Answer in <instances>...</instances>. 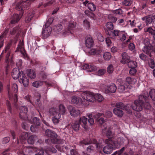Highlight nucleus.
<instances>
[{
    "instance_id": "5701e85b",
    "label": "nucleus",
    "mask_w": 155,
    "mask_h": 155,
    "mask_svg": "<svg viewBox=\"0 0 155 155\" xmlns=\"http://www.w3.org/2000/svg\"><path fill=\"white\" fill-rule=\"evenodd\" d=\"M70 112L71 115L74 117L78 116L80 114V110L74 108H73Z\"/></svg>"
},
{
    "instance_id": "b1692460",
    "label": "nucleus",
    "mask_w": 155,
    "mask_h": 155,
    "mask_svg": "<svg viewBox=\"0 0 155 155\" xmlns=\"http://www.w3.org/2000/svg\"><path fill=\"white\" fill-rule=\"evenodd\" d=\"M28 118L27 120L29 123L33 124L35 125L38 126L40 124L39 119L36 117H35L32 119V121L30 120L29 118L30 117Z\"/></svg>"
},
{
    "instance_id": "4be33fe9",
    "label": "nucleus",
    "mask_w": 155,
    "mask_h": 155,
    "mask_svg": "<svg viewBox=\"0 0 155 155\" xmlns=\"http://www.w3.org/2000/svg\"><path fill=\"white\" fill-rule=\"evenodd\" d=\"M122 60L121 62L123 64L127 63L130 61V58L127 54L126 52L123 53L122 55Z\"/></svg>"
},
{
    "instance_id": "412c9836",
    "label": "nucleus",
    "mask_w": 155,
    "mask_h": 155,
    "mask_svg": "<svg viewBox=\"0 0 155 155\" xmlns=\"http://www.w3.org/2000/svg\"><path fill=\"white\" fill-rule=\"evenodd\" d=\"M22 16L21 14L18 15V14H15L13 15L11 21V24H14L17 22L20 19Z\"/></svg>"
},
{
    "instance_id": "7ed1b4c3",
    "label": "nucleus",
    "mask_w": 155,
    "mask_h": 155,
    "mask_svg": "<svg viewBox=\"0 0 155 155\" xmlns=\"http://www.w3.org/2000/svg\"><path fill=\"white\" fill-rule=\"evenodd\" d=\"M147 97L140 95L138 100H136L134 102V106H131L133 110L137 111H140L143 109V106L145 109H149L150 106L148 102Z\"/></svg>"
},
{
    "instance_id": "423d86ee",
    "label": "nucleus",
    "mask_w": 155,
    "mask_h": 155,
    "mask_svg": "<svg viewBox=\"0 0 155 155\" xmlns=\"http://www.w3.org/2000/svg\"><path fill=\"white\" fill-rule=\"evenodd\" d=\"M45 134L47 136L50 138L53 143H58V144L56 145V147L58 150L61 152L63 151V147L61 146L60 144H59L60 141L61 140H59L57 138V135L55 133L53 132L50 130H47L45 131Z\"/></svg>"
},
{
    "instance_id": "58836bf2",
    "label": "nucleus",
    "mask_w": 155,
    "mask_h": 155,
    "mask_svg": "<svg viewBox=\"0 0 155 155\" xmlns=\"http://www.w3.org/2000/svg\"><path fill=\"white\" fill-rule=\"evenodd\" d=\"M83 25L84 28L87 29H89L90 27V23L86 20L84 21Z\"/></svg>"
},
{
    "instance_id": "2eb2a0df",
    "label": "nucleus",
    "mask_w": 155,
    "mask_h": 155,
    "mask_svg": "<svg viewBox=\"0 0 155 155\" xmlns=\"http://www.w3.org/2000/svg\"><path fill=\"white\" fill-rule=\"evenodd\" d=\"M71 102L72 104L83 106L82 98L81 99L79 97H73L71 98Z\"/></svg>"
},
{
    "instance_id": "f257e3e1",
    "label": "nucleus",
    "mask_w": 155,
    "mask_h": 155,
    "mask_svg": "<svg viewBox=\"0 0 155 155\" xmlns=\"http://www.w3.org/2000/svg\"><path fill=\"white\" fill-rule=\"evenodd\" d=\"M102 133L106 134L109 138L105 141V143L112 145V147L109 145L105 146L103 148L104 153L107 154H109L113 151V149H116L120 147L121 145L124 143V139L122 137L118 138L115 141L110 139L113 136L114 134L111 131V128L106 124H104L101 126Z\"/></svg>"
},
{
    "instance_id": "69168bd1",
    "label": "nucleus",
    "mask_w": 155,
    "mask_h": 155,
    "mask_svg": "<svg viewBox=\"0 0 155 155\" xmlns=\"http://www.w3.org/2000/svg\"><path fill=\"white\" fill-rule=\"evenodd\" d=\"M10 140V138L8 137H6L4 138L2 140V143L5 144L9 142Z\"/></svg>"
},
{
    "instance_id": "09e8293b",
    "label": "nucleus",
    "mask_w": 155,
    "mask_h": 155,
    "mask_svg": "<svg viewBox=\"0 0 155 155\" xmlns=\"http://www.w3.org/2000/svg\"><path fill=\"white\" fill-rule=\"evenodd\" d=\"M9 49V47L8 46H7L6 48V49L5 50V51L7 52V54L6 56V59L5 60V62H7L8 61V58L10 54V52L9 51H8V49Z\"/></svg>"
},
{
    "instance_id": "2f4dec72",
    "label": "nucleus",
    "mask_w": 155,
    "mask_h": 155,
    "mask_svg": "<svg viewBox=\"0 0 155 155\" xmlns=\"http://www.w3.org/2000/svg\"><path fill=\"white\" fill-rule=\"evenodd\" d=\"M128 63V65L129 67L131 68H135L137 66V63L135 61H129L127 63Z\"/></svg>"
},
{
    "instance_id": "0eeeda50",
    "label": "nucleus",
    "mask_w": 155,
    "mask_h": 155,
    "mask_svg": "<svg viewBox=\"0 0 155 155\" xmlns=\"http://www.w3.org/2000/svg\"><path fill=\"white\" fill-rule=\"evenodd\" d=\"M7 88L9 98L11 99V97H12L14 100V105L17 107L16 103L18 100L17 95L16 94L18 90L17 85L16 84L14 83L12 84L11 88L8 85Z\"/></svg>"
},
{
    "instance_id": "aec40b11",
    "label": "nucleus",
    "mask_w": 155,
    "mask_h": 155,
    "mask_svg": "<svg viewBox=\"0 0 155 155\" xmlns=\"http://www.w3.org/2000/svg\"><path fill=\"white\" fill-rule=\"evenodd\" d=\"M85 45L87 48L91 49L94 45L93 41L91 37H88L85 40Z\"/></svg>"
},
{
    "instance_id": "4468645a",
    "label": "nucleus",
    "mask_w": 155,
    "mask_h": 155,
    "mask_svg": "<svg viewBox=\"0 0 155 155\" xmlns=\"http://www.w3.org/2000/svg\"><path fill=\"white\" fill-rule=\"evenodd\" d=\"M16 52L19 51L25 58L27 56V55L24 49V44L23 41H20L19 43L17 50L15 51Z\"/></svg>"
},
{
    "instance_id": "f704fd0d",
    "label": "nucleus",
    "mask_w": 155,
    "mask_h": 155,
    "mask_svg": "<svg viewBox=\"0 0 155 155\" xmlns=\"http://www.w3.org/2000/svg\"><path fill=\"white\" fill-rule=\"evenodd\" d=\"M95 97L96 100L99 102H101L104 99L103 97L100 94H95Z\"/></svg>"
},
{
    "instance_id": "a18cd8bd",
    "label": "nucleus",
    "mask_w": 155,
    "mask_h": 155,
    "mask_svg": "<svg viewBox=\"0 0 155 155\" xmlns=\"http://www.w3.org/2000/svg\"><path fill=\"white\" fill-rule=\"evenodd\" d=\"M145 31L146 32H148L149 33H150L151 34L153 35L154 34H155V32L154 30V29H153L152 27H149L145 30Z\"/></svg>"
},
{
    "instance_id": "a19ab883",
    "label": "nucleus",
    "mask_w": 155,
    "mask_h": 155,
    "mask_svg": "<svg viewBox=\"0 0 155 155\" xmlns=\"http://www.w3.org/2000/svg\"><path fill=\"white\" fill-rule=\"evenodd\" d=\"M127 84H126L125 86L123 85H120L118 87L119 91L120 92H123L127 87Z\"/></svg>"
},
{
    "instance_id": "72a5a7b5",
    "label": "nucleus",
    "mask_w": 155,
    "mask_h": 155,
    "mask_svg": "<svg viewBox=\"0 0 155 155\" xmlns=\"http://www.w3.org/2000/svg\"><path fill=\"white\" fill-rule=\"evenodd\" d=\"M142 20L145 21L147 24L151 23L152 21V19L149 16H145L142 18Z\"/></svg>"
},
{
    "instance_id": "ddd939ff",
    "label": "nucleus",
    "mask_w": 155,
    "mask_h": 155,
    "mask_svg": "<svg viewBox=\"0 0 155 155\" xmlns=\"http://www.w3.org/2000/svg\"><path fill=\"white\" fill-rule=\"evenodd\" d=\"M20 111L19 113L20 117L22 119L27 120L28 117L27 115L28 109L27 107L25 106H21L20 108Z\"/></svg>"
},
{
    "instance_id": "603ef678",
    "label": "nucleus",
    "mask_w": 155,
    "mask_h": 155,
    "mask_svg": "<svg viewBox=\"0 0 155 155\" xmlns=\"http://www.w3.org/2000/svg\"><path fill=\"white\" fill-rule=\"evenodd\" d=\"M37 153L35 155H43L44 154V152L43 150L40 149H36L35 150Z\"/></svg>"
},
{
    "instance_id": "864d4df0",
    "label": "nucleus",
    "mask_w": 155,
    "mask_h": 155,
    "mask_svg": "<svg viewBox=\"0 0 155 155\" xmlns=\"http://www.w3.org/2000/svg\"><path fill=\"white\" fill-rule=\"evenodd\" d=\"M38 126L35 125L34 124L31 126L30 128V130L31 132H35L38 129Z\"/></svg>"
},
{
    "instance_id": "79ce46f5",
    "label": "nucleus",
    "mask_w": 155,
    "mask_h": 155,
    "mask_svg": "<svg viewBox=\"0 0 155 155\" xmlns=\"http://www.w3.org/2000/svg\"><path fill=\"white\" fill-rule=\"evenodd\" d=\"M106 26L107 29L109 31L113 29V25L112 22H107L106 24Z\"/></svg>"
},
{
    "instance_id": "e2e57ef3",
    "label": "nucleus",
    "mask_w": 155,
    "mask_h": 155,
    "mask_svg": "<svg viewBox=\"0 0 155 155\" xmlns=\"http://www.w3.org/2000/svg\"><path fill=\"white\" fill-rule=\"evenodd\" d=\"M6 104L8 108V110L11 113H12V111L11 104H10V102L8 101H6Z\"/></svg>"
},
{
    "instance_id": "bf43d9fd",
    "label": "nucleus",
    "mask_w": 155,
    "mask_h": 155,
    "mask_svg": "<svg viewBox=\"0 0 155 155\" xmlns=\"http://www.w3.org/2000/svg\"><path fill=\"white\" fill-rule=\"evenodd\" d=\"M53 21V19L52 18H49L46 22L45 26H49V25H51Z\"/></svg>"
},
{
    "instance_id": "f3484780",
    "label": "nucleus",
    "mask_w": 155,
    "mask_h": 155,
    "mask_svg": "<svg viewBox=\"0 0 155 155\" xmlns=\"http://www.w3.org/2000/svg\"><path fill=\"white\" fill-rule=\"evenodd\" d=\"M82 68L83 70L87 69V71H95L97 69V68L96 66L91 65H89L88 64H84L82 66Z\"/></svg>"
},
{
    "instance_id": "6ab92c4d",
    "label": "nucleus",
    "mask_w": 155,
    "mask_h": 155,
    "mask_svg": "<svg viewBox=\"0 0 155 155\" xmlns=\"http://www.w3.org/2000/svg\"><path fill=\"white\" fill-rule=\"evenodd\" d=\"M21 72L19 71L18 69L17 68H14L12 70V76L14 79H17L19 78Z\"/></svg>"
},
{
    "instance_id": "8fccbe9b",
    "label": "nucleus",
    "mask_w": 155,
    "mask_h": 155,
    "mask_svg": "<svg viewBox=\"0 0 155 155\" xmlns=\"http://www.w3.org/2000/svg\"><path fill=\"white\" fill-rule=\"evenodd\" d=\"M114 70L113 66L111 64L107 68V72L110 74L112 73Z\"/></svg>"
},
{
    "instance_id": "e433bc0d",
    "label": "nucleus",
    "mask_w": 155,
    "mask_h": 155,
    "mask_svg": "<svg viewBox=\"0 0 155 155\" xmlns=\"http://www.w3.org/2000/svg\"><path fill=\"white\" fill-rule=\"evenodd\" d=\"M43 82L41 81H36L32 83V85L33 86L38 87L39 86H41L42 85Z\"/></svg>"
},
{
    "instance_id": "0e129e2a",
    "label": "nucleus",
    "mask_w": 155,
    "mask_h": 155,
    "mask_svg": "<svg viewBox=\"0 0 155 155\" xmlns=\"http://www.w3.org/2000/svg\"><path fill=\"white\" fill-rule=\"evenodd\" d=\"M104 54L103 52L101 50H98L96 51V54H95L98 57L101 56L103 54Z\"/></svg>"
},
{
    "instance_id": "3c124183",
    "label": "nucleus",
    "mask_w": 155,
    "mask_h": 155,
    "mask_svg": "<svg viewBox=\"0 0 155 155\" xmlns=\"http://www.w3.org/2000/svg\"><path fill=\"white\" fill-rule=\"evenodd\" d=\"M90 55H94L96 54V50L94 49H89L87 51Z\"/></svg>"
},
{
    "instance_id": "bb28decb",
    "label": "nucleus",
    "mask_w": 155,
    "mask_h": 155,
    "mask_svg": "<svg viewBox=\"0 0 155 155\" xmlns=\"http://www.w3.org/2000/svg\"><path fill=\"white\" fill-rule=\"evenodd\" d=\"M27 74L28 76L31 79H34L36 77V74L35 71L31 69L27 70Z\"/></svg>"
},
{
    "instance_id": "9b49d317",
    "label": "nucleus",
    "mask_w": 155,
    "mask_h": 155,
    "mask_svg": "<svg viewBox=\"0 0 155 155\" xmlns=\"http://www.w3.org/2000/svg\"><path fill=\"white\" fill-rule=\"evenodd\" d=\"M51 28L49 26H44L42 33L43 38L45 39L48 38L51 35Z\"/></svg>"
},
{
    "instance_id": "dca6fc26",
    "label": "nucleus",
    "mask_w": 155,
    "mask_h": 155,
    "mask_svg": "<svg viewBox=\"0 0 155 155\" xmlns=\"http://www.w3.org/2000/svg\"><path fill=\"white\" fill-rule=\"evenodd\" d=\"M83 5L86 6L91 11H94L96 9L95 5L92 3L86 0L83 3Z\"/></svg>"
},
{
    "instance_id": "f03ea898",
    "label": "nucleus",
    "mask_w": 155,
    "mask_h": 155,
    "mask_svg": "<svg viewBox=\"0 0 155 155\" xmlns=\"http://www.w3.org/2000/svg\"><path fill=\"white\" fill-rule=\"evenodd\" d=\"M66 111L64 106L62 104H60L57 108H51L49 110V113L52 116V120L55 125L58 124L61 119V114H64Z\"/></svg>"
},
{
    "instance_id": "6e6d98bb",
    "label": "nucleus",
    "mask_w": 155,
    "mask_h": 155,
    "mask_svg": "<svg viewBox=\"0 0 155 155\" xmlns=\"http://www.w3.org/2000/svg\"><path fill=\"white\" fill-rule=\"evenodd\" d=\"M121 32H120L119 31L114 30L112 32V34L114 36H118L121 34Z\"/></svg>"
},
{
    "instance_id": "052dcab7",
    "label": "nucleus",
    "mask_w": 155,
    "mask_h": 155,
    "mask_svg": "<svg viewBox=\"0 0 155 155\" xmlns=\"http://www.w3.org/2000/svg\"><path fill=\"white\" fill-rule=\"evenodd\" d=\"M98 40L101 42L103 41L104 40V38L101 34H98L97 35Z\"/></svg>"
},
{
    "instance_id": "f8f14e48",
    "label": "nucleus",
    "mask_w": 155,
    "mask_h": 155,
    "mask_svg": "<svg viewBox=\"0 0 155 155\" xmlns=\"http://www.w3.org/2000/svg\"><path fill=\"white\" fill-rule=\"evenodd\" d=\"M105 93L110 94L111 93H115L117 89V87L115 84H112L106 86L104 88Z\"/></svg>"
},
{
    "instance_id": "a878e982",
    "label": "nucleus",
    "mask_w": 155,
    "mask_h": 155,
    "mask_svg": "<svg viewBox=\"0 0 155 155\" xmlns=\"http://www.w3.org/2000/svg\"><path fill=\"white\" fill-rule=\"evenodd\" d=\"M114 113L119 117H121L124 114V113L122 110L117 108H114L113 110Z\"/></svg>"
},
{
    "instance_id": "ea45409f",
    "label": "nucleus",
    "mask_w": 155,
    "mask_h": 155,
    "mask_svg": "<svg viewBox=\"0 0 155 155\" xmlns=\"http://www.w3.org/2000/svg\"><path fill=\"white\" fill-rule=\"evenodd\" d=\"M127 34L124 32H121L120 35V39L121 41H124L127 38Z\"/></svg>"
},
{
    "instance_id": "6e6552de",
    "label": "nucleus",
    "mask_w": 155,
    "mask_h": 155,
    "mask_svg": "<svg viewBox=\"0 0 155 155\" xmlns=\"http://www.w3.org/2000/svg\"><path fill=\"white\" fill-rule=\"evenodd\" d=\"M88 117L89 118L88 120L85 116H83L81 117L79 120H78L80 124L86 130H87L88 128L87 124V121L90 125L91 126L93 125L94 122V119L92 117V115L91 114L88 115Z\"/></svg>"
},
{
    "instance_id": "c03bdc74",
    "label": "nucleus",
    "mask_w": 155,
    "mask_h": 155,
    "mask_svg": "<svg viewBox=\"0 0 155 155\" xmlns=\"http://www.w3.org/2000/svg\"><path fill=\"white\" fill-rule=\"evenodd\" d=\"M34 15L32 13L29 14L28 17L25 18V21L26 22H28L31 20L33 17Z\"/></svg>"
},
{
    "instance_id": "49530a36",
    "label": "nucleus",
    "mask_w": 155,
    "mask_h": 155,
    "mask_svg": "<svg viewBox=\"0 0 155 155\" xmlns=\"http://www.w3.org/2000/svg\"><path fill=\"white\" fill-rule=\"evenodd\" d=\"M20 30L18 27L14 28L11 31V34L12 35L15 34L16 33L19 32Z\"/></svg>"
},
{
    "instance_id": "20e7f679",
    "label": "nucleus",
    "mask_w": 155,
    "mask_h": 155,
    "mask_svg": "<svg viewBox=\"0 0 155 155\" xmlns=\"http://www.w3.org/2000/svg\"><path fill=\"white\" fill-rule=\"evenodd\" d=\"M28 137V134L26 132H23L18 140V143H19L20 141L21 143V145L20 146V147L18 149L17 152L18 153L23 154L24 155H27L28 153L31 151V148L30 147H27L23 144L25 142L26 139Z\"/></svg>"
},
{
    "instance_id": "c85d7f7f",
    "label": "nucleus",
    "mask_w": 155,
    "mask_h": 155,
    "mask_svg": "<svg viewBox=\"0 0 155 155\" xmlns=\"http://www.w3.org/2000/svg\"><path fill=\"white\" fill-rule=\"evenodd\" d=\"M71 127L75 131H78V130L80 127V124L78 120H76L74 123H73L72 124Z\"/></svg>"
},
{
    "instance_id": "37998d69",
    "label": "nucleus",
    "mask_w": 155,
    "mask_h": 155,
    "mask_svg": "<svg viewBox=\"0 0 155 155\" xmlns=\"http://www.w3.org/2000/svg\"><path fill=\"white\" fill-rule=\"evenodd\" d=\"M7 32V31H5L4 33L0 37V48L2 47L3 45V40L2 38L6 34Z\"/></svg>"
},
{
    "instance_id": "774afa93",
    "label": "nucleus",
    "mask_w": 155,
    "mask_h": 155,
    "mask_svg": "<svg viewBox=\"0 0 155 155\" xmlns=\"http://www.w3.org/2000/svg\"><path fill=\"white\" fill-rule=\"evenodd\" d=\"M105 41L108 46H109L111 44V42L110 38H107L106 39Z\"/></svg>"
},
{
    "instance_id": "7c9ffc66",
    "label": "nucleus",
    "mask_w": 155,
    "mask_h": 155,
    "mask_svg": "<svg viewBox=\"0 0 155 155\" xmlns=\"http://www.w3.org/2000/svg\"><path fill=\"white\" fill-rule=\"evenodd\" d=\"M63 27L61 25L58 24L53 27V31L55 32L58 33L62 29Z\"/></svg>"
},
{
    "instance_id": "5fc2aeb1",
    "label": "nucleus",
    "mask_w": 155,
    "mask_h": 155,
    "mask_svg": "<svg viewBox=\"0 0 155 155\" xmlns=\"http://www.w3.org/2000/svg\"><path fill=\"white\" fill-rule=\"evenodd\" d=\"M113 13L116 15H120L122 13V11L120 9H117L113 11Z\"/></svg>"
},
{
    "instance_id": "c756f323",
    "label": "nucleus",
    "mask_w": 155,
    "mask_h": 155,
    "mask_svg": "<svg viewBox=\"0 0 155 155\" xmlns=\"http://www.w3.org/2000/svg\"><path fill=\"white\" fill-rule=\"evenodd\" d=\"M137 81L135 78H132L130 77H127L126 79V82L128 84H134L137 82Z\"/></svg>"
},
{
    "instance_id": "de8ad7c7",
    "label": "nucleus",
    "mask_w": 155,
    "mask_h": 155,
    "mask_svg": "<svg viewBox=\"0 0 155 155\" xmlns=\"http://www.w3.org/2000/svg\"><path fill=\"white\" fill-rule=\"evenodd\" d=\"M149 95L151 98L153 100L155 96V89L151 90L149 92Z\"/></svg>"
},
{
    "instance_id": "c9c22d12",
    "label": "nucleus",
    "mask_w": 155,
    "mask_h": 155,
    "mask_svg": "<svg viewBox=\"0 0 155 155\" xmlns=\"http://www.w3.org/2000/svg\"><path fill=\"white\" fill-rule=\"evenodd\" d=\"M111 54L108 52H106L104 53L103 57L105 60H109L111 58Z\"/></svg>"
},
{
    "instance_id": "cd10ccee",
    "label": "nucleus",
    "mask_w": 155,
    "mask_h": 155,
    "mask_svg": "<svg viewBox=\"0 0 155 155\" xmlns=\"http://www.w3.org/2000/svg\"><path fill=\"white\" fill-rule=\"evenodd\" d=\"M96 140L94 139H93L92 140H88V139L84 140L81 142V144L84 145H87L91 143H96Z\"/></svg>"
},
{
    "instance_id": "1a4fd4ad",
    "label": "nucleus",
    "mask_w": 155,
    "mask_h": 155,
    "mask_svg": "<svg viewBox=\"0 0 155 155\" xmlns=\"http://www.w3.org/2000/svg\"><path fill=\"white\" fill-rule=\"evenodd\" d=\"M76 26V23L73 21H70L68 24L67 30H65L63 32V35L65 36L67 35H68L69 34L71 33Z\"/></svg>"
},
{
    "instance_id": "393cba45",
    "label": "nucleus",
    "mask_w": 155,
    "mask_h": 155,
    "mask_svg": "<svg viewBox=\"0 0 155 155\" xmlns=\"http://www.w3.org/2000/svg\"><path fill=\"white\" fill-rule=\"evenodd\" d=\"M46 153L48 155H50L51 153H55L56 152V150L51 146L47 147L45 149Z\"/></svg>"
},
{
    "instance_id": "680f3d73",
    "label": "nucleus",
    "mask_w": 155,
    "mask_h": 155,
    "mask_svg": "<svg viewBox=\"0 0 155 155\" xmlns=\"http://www.w3.org/2000/svg\"><path fill=\"white\" fill-rule=\"evenodd\" d=\"M112 116V113L110 111H107L105 114V117L107 118H110Z\"/></svg>"
},
{
    "instance_id": "a211bd4d",
    "label": "nucleus",
    "mask_w": 155,
    "mask_h": 155,
    "mask_svg": "<svg viewBox=\"0 0 155 155\" xmlns=\"http://www.w3.org/2000/svg\"><path fill=\"white\" fill-rule=\"evenodd\" d=\"M116 107L119 108L123 109L124 108L125 110H126L127 112L129 114L131 113L132 112L129 109H128L129 108V105H127L126 106L124 107L123 104L121 102H118L116 103Z\"/></svg>"
},
{
    "instance_id": "39448f33",
    "label": "nucleus",
    "mask_w": 155,
    "mask_h": 155,
    "mask_svg": "<svg viewBox=\"0 0 155 155\" xmlns=\"http://www.w3.org/2000/svg\"><path fill=\"white\" fill-rule=\"evenodd\" d=\"M83 102V106H87L89 105V102H93L95 101V94L89 91L83 92L81 94Z\"/></svg>"
},
{
    "instance_id": "4c0bfd02",
    "label": "nucleus",
    "mask_w": 155,
    "mask_h": 155,
    "mask_svg": "<svg viewBox=\"0 0 155 155\" xmlns=\"http://www.w3.org/2000/svg\"><path fill=\"white\" fill-rule=\"evenodd\" d=\"M151 47L150 46H144L143 48V51L146 54L149 53L150 52H151Z\"/></svg>"
},
{
    "instance_id": "13d9d810",
    "label": "nucleus",
    "mask_w": 155,
    "mask_h": 155,
    "mask_svg": "<svg viewBox=\"0 0 155 155\" xmlns=\"http://www.w3.org/2000/svg\"><path fill=\"white\" fill-rule=\"evenodd\" d=\"M106 72V70L105 69H101L99 70L97 72V74L99 76L103 75Z\"/></svg>"
},
{
    "instance_id": "338daca9",
    "label": "nucleus",
    "mask_w": 155,
    "mask_h": 155,
    "mask_svg": "<svg viewBox=\"0 0 155 155\" xmlns=\"http://www.w3.org/2000/svg\"><path fill=\"white\" fill-rule=\"evenodd\" d=\"M94 147L92 145H90L87 148V150L88 153L91 152L93 151L94 149Z\"/></svg>"
},
{
    "instance_id": "9d476101",
    "label": "nucleus",
    "mask_w": 155,
    "mask_h": 155,
    "mask_svg": "<svg viewBox=\"0 0 155 155\" xmlns=\"http://www.w3.org/2000/svg\"><path fill=\"white\" fill-rule=\"evenodd\" d=\"M18 79L20 83H22L25 87L28 86L29 84L28 79L23 71H21Z\"/></svg>"
},
{
    "instance_id": "473e14b6",
    "label": "nucleus",
    "mask_w": 155,
    "mask_h": 155,
    "mask_svg": "<svg viewBox=\"0 0 155 155\" xmlns=\"http://www.w3.org/2000/svg\"><path fill=\"white\" fill-rule=\"evenodd\" d=\"M36 137L34 135H31L29 137L28 139V142L29 144H34Z\"/></svg>"
},
{
    "instance_id": "4d7b16f0",
    "label": "nucleus",
    "mask_w": 155,
    "mask_h": 155,
    "mask_svg": "<svg viewBox=\"0 0 155 155\" xmlns=\"http://www.w3.org/2000/svg\"><path fill=\"white\" fill-rule=\"evenodd\" d=\"M136 72L137 70L135 68H131L129 71V73L131 75H134Z\"/></svg>"
}]
</instances>
